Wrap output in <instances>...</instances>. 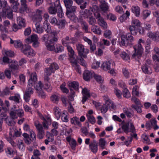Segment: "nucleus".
<instances>
[{
  "label": "nucleus",
  "mask_w": 159,
  "mask_h": 159,
  "mask_svg": "<svg viewBox=\"0 0 159 159\" xmlns=\"http://www.w3.org/2000/svg\"><path fill=\"white\" fill-rule=\"evenodd\" d=\"M54 114L55 115L57 119L58 120L61 115V110L57 107H55L54 108Z\"/></svg>",
  "instance_id": "nucleus-32"
},
{
  "label": "nucleus",
  "mask_w": 159,
  "mask_h": 159,
  "mask_svg": "<svg viewBox=\"0 0 159 159\" xmlns=\"http://www.w3.org/2000/svg\"><path fill=\"white\" fill-rule=\"evenodd\" d=\"M132 12L137 16H139L140 14V8L137 6H133L131 9Z\"/></svg>",
  "instance_id": "nucleus-25"
},
{
  "label": "nucleus",
  "mask_w": 159,
  "mask_h": 159,
  "mask_svg": "<svg viewBox=\"0 0 159 159\" xmlns=\"http://www.w3.org/2000/svg\"><path fill=\"white\" fill-rule=\"evenodd\" d=\"M53 65H55V66L54 68L55 69H59V67L57 64L56 63L53 62L51 65L49 67L45 69L46 70H45V72L47 75H50L52 73H54V72L53 69Z\"/></svg>",
  "instance_id": "nucleus-14"
},
{
  "label": "nucleus",
  "mask_w": 159,
  "mask_h": 159,
  "mask_svg": "<svg viewBox=\"0 0 159 159\" xmlns=\"http://www.w3.org/2000/svg\"><path fill=\"white\" fill-rule=\"evenodd\" d=\"M36 26V32L38 33L41 34L43 32V29L41 27L39 22H34Z\"/></svg>",
  "instance_id": "nucleus-37"
},
{
  "label": "nucleus",
  "mask_w": 159,
  "mask_h": 159,
  "mask_svg": "<svg viewBox=\"0 0 159 159\" xmlns=\"http://www.w3.org/2000/svg\"><path fill=\"white\" fill-rule=\"evenodd\" d=\"M21 51L25 55L28 57L35 55L33 50L31 49V46L29 45H25L21 49Z\"/></svg>",
  "instance_id": "nucleus-8"
},
{
  "label": "nucleus",
  "mask_w": 159,
  "mask_h": 159,
  "mask_svg": "<svg viewBox=\"0 0 159 159\" xmlns=\"http://www.w3.org/2000/svg\"><path fill=\"white\" fill-rule=\"evenodd\" d=\"M105 104L108 107V109H115L116 107V106L111 100H109L108 101L105 102Z\"/></svg>",
  "instance_id": "nucleus-33"
},
{
  "label": "nucleus",
  "mask_w": 159,
  "mask_h": 159,
  "mask_svg": "<svg viewBox=\"0 0 159 159\" xmlns=\"http://www.w3.org/2000/svg\"><path fill=\"white\" fill-rule=\"evenodd\" d=\"M44 26V28L46 29L48 33L51 34V36L52 37V38H53V37H56V31L54 30H52L51 26L48 24L46 23Z\"/></svg>",
  "instance_id": "nucleus-16"
},
{
  "label": "nucleus",
  "mask_w": 159,
  "mask_h": 159,
  "mask_svg": "<svg viewBox=\"0 0 159 159\" xmlns=\"http://www.w3.org/2000/svg\"><path fill=\"white\" fill-rule=\"evenodd\" d=\"M12 60L7 57L4 56L2 58L0 59V63L2 65H5L6 64H9L10 62H11Z\"/></svg>",
  "instance_id": "nucleus-29"
},
{
  "label": "nucleus",
  "mask_w": 159,
  "mask_h": 159,
  "mask_svg": "<svg viewBox=\"0 0 159 159\" xmlns=\"http://www.w3.org/2000/svg\"><path fill=\"white\" fill-rule=\"evenodd\" d=\"M51 39L49 38V36L48 34H44L42 38V41L45 42V43H48L49 41V40Z\"/></svg>",
  "instance_id": "nucleus-48"
},
{
  "label": "nucleus",
  "mask_w": 159,
  "mask_h": 159,
  "mask_svg": "<svg viewBox=\"0 0 159 159\" xmlns=\"http://www.w3.org/2000/svg\"><path fill=\"white\" fill-rule=\"evenodd\" d=\"M88 22L89 25L93 26L95 25L96 20L93 17L91 16L89 17Z\"/></svg>",
  "instance_id": "nucleus-58"
},
{
  "label": "nucleus",
  "mask_w": 159,
  "mask_h": 159,
  "mask_svg": "<svg viewBox=\"0 0 159 159\" xmlns=\"http://www.w3.org/2000/svg\"><path fill=\"white\" fill-rule=\"evenodd\" d=\"M91 29L95 34H101V30L97 25L92 26L91 27Z\"/></svg>",
  "instance_id": "nucleus-31"
},
{
  "label": "nucleus",
  "mask_w": 159,
  "mask_h": 159,
  "mask_svg": "<svg viewBox=\"0 0 159 159\" xmlns=\"http://www.w3.org/2000/svg\"><path fill=\"white\" fill-rule=\"evenodd\" d=\"M63 2L66 7L72 5L73 3L72 0H63Z\"/></svg>",
  "instance_id": "nucleus-53"
},
{
  "label": "nucleus",
  "mask_w": 159,
  "mask_h": 159,
  "mask_svg": "<svg viewBox=\"0 0 159 159\" xmlns=\"http://www.w3.org/2000/svg\"><path fill=\"white\" fill-rule=\"evenodd\" d=\"M18 148L20 150H23L25 149L24 144L23 142L21 141L19 142L18 144H17Z\"/></svg>",
  "instance_id": "nucleus-62"
},
{
  "label": "nucleus",
  "mask_w": 159,
  "mask_h": 159,
  "mask_svg": "<svg viewBox=\"0 0 159 159\" xmlns=\"http://www.w3.org/2000/svg\"><path fill=\"white\" fill-rule=\"evenodd\" d=\"M129 29L131 32V34L136 35L138 33L137 28L134 25H130Z\"/></svg>",
  "instance_id": "nucleus-34"
},
{
  "label": "nucleus",
  "mask_w": 159,
  "mask_h": 159,
  "mask_svg": "<svg viewBox=\"0 0 159 159\" xmlns=\"http://www.w3.org/2000/svg\"><path fill=\"white\" fill-rule=\"evenodd\" d=\"M20 98L19 95L17 94L14 96L10 97L9 98V99L11 100L14 101L15 102L19 103L20 102L19 99Z\"/></svg>",
  "instance_id": "nucleus-42"
},
{
  "label": "nucleus",
  "mask_w": 159,
  "mask_h": 159,
  "mask_svg": "<svg viewBox=\"0 0 159 159\" xmlns=\"http://www.w3.org/2000/svg\"><path fill=\"white\" fill-rule=\"evenodd\" d=\"M76 46L78 55L76 57L77 59L79 61L81 65L85 66L86 63L84 58L87 57V54L89 52V50L88 49H85L84 46L81 44H77Z\"/></svg>",
  "instance_id": "nucleus-1"
},
{
  "label": "nucleus",
  "mask_w": 159,
  "mask_h": 159,
  "mask_svg": "<svg viewBox=\"0 0 159 159\" xmlns=\"http://www.w3.org/2000/svg\"><path fill=\"white\" fill-rule=\"evenodd\" d=\"M76 63H74V62H71L72 63L73 66L75 67V70L79 74L81 73V70L79 68V66L77 65V61L80 63V61L79 60H78L77 59L76 60Z\"/></svg>",
  "instance_id": "nucleus-40"
},
{
  "label": "nucleus",
  "mask_w": 159,
  "mask_h": 159,
  "mask_svg": "<svg viewBox=\"0 0 159 159\" xmlns=\"http://www.w3.org/2000/svg\"><path fill=\"white\" fill-rule=\"evenodd\" d=\"M120 56L124 60L128 61L129 60L130 58L128 54L124 52H122Z\"/></svg>",
  "instance_id": "nucleus-43"
},
{
  "label": "nucleus",
  "mask_w": 159,
  "mask_h": 159,
  "mask_svg": "<svg viewBox=\"0 0 159 159\" xmlns=\"http://www.w3.org/2000/svg\"><path fill=\"white\" fill-rule=\"evenodd\" d=\"M123 95L124 97L126 98H128L130 97L131 95L129 90L127 88H125L123 89Z\"/></svg>",
  "instance_id": "nucleus-44"
},
{
  "label": "nucleus",
  "mask_w": 159,
  "mask_h": 159,
  "mask_svg": "<svg viewBox=\"0 0 159 159\" xmlns=\"http://www.w3.org/2000/svg\"><path fill=\"white\" fill-rule=\"evenodd\" d=\"M135 53L132 55V57L136 59L139 58L143 53V48L141 44L138 43L137 45L134 46Z\"/></svg>",
  "instance_id": "nucleus-3"
},
{
  "label": "nucleus",
  "mask_w": 159,
  "mask_h": 159,
  "mask_svg": "<svg viewBox=\"0 0 159 159\" xmlns=\"http://www.w3.org/2000/svg\"><path fill=\"white\" fill-rule=\"evenodd\" d=\"M9 68L11 69V72L12 73H14V72H17V70L18 69L19 66L16 61H13L12 60L11 62L9 64Z\"/></svg>",
  "instance_id": "nucleus-17"
},
{
  "label": "nucleus",
  "mask_w": 159,
  "mask_h": 159,
  "mask_svg": "<svg viewBox=\"0 0 159 159\" xmlns=\"http://www.w3.org/2000/svg\"><path fill=\"white\" fill-rule=\"evenodd\" d=\"M44 132L43 130L38 131V137L40 139H42L44 136Z\"/></svg>",
  "instance_id": "nucleus-61"
},
{
  "label": "nucleus",
  "mask_w": 159,
  "mask_h": 159,
  "mask_svg": "<svg viewBox=\"0 0 159 159\" xmlns=\"http://www.w3.org/2000/svg\"><path fill=\"white\" fill-rule=\"evenodd\" d=\"M106 141L104 139L101 138L99 140V145L101 148L102 149L105 148Z\"/></svg>",
  "instance_id": "nucleus-38"
},
{
  "label": "nucleus",
  "mask_w": 159,
  "mask_h": 159,
  "mask_svg": "<svg viewBox=\"0 0 159 159\" xmlns=\"http://www.w3.org/2000/svg\"><path fill=\"white\" fill-rule=\"evenodd\" d=\"M71 123L72 124L77 125L80 127L81 126V124L79 121V118L76 117H74L71 119Z\"/></svg>",
  "instance_id": "nucleus-39"
},
{
  "label": "nucleus",
  "mask_w": 159,
  "mask_h": 159,
  "mask_svg": "<svg viewBox=\"0 0 159 159\" xmlns=\"http://www.w3.org/2000/svg\"><path fill=\"white\" fill-rule=\"evenodd\" d=\"M68 86L70 88H73L75 90H78L79 88V84L78 82L76 81H73L70 82L68 84Z\"/></svg>",
  "instance_id": "nucleus-28"
},
{
  "label": "nucleus",
  "mask_w": 159,
  "mask_h": 159,
  "mask_svg": "<svg viewBox=\"0 0 159 159\" xmlns=\"http://www.w3.org/2000/svg\"><path fill=\"white\" fill-rule=\"evenodd\" d=\"M39 38L37 35L33 34L30 36V37L25 39V42L28 44L33 42V46L36 48L39 46V43L38 42Z\"/></svg>",
  "instance_id": "nucleus-5"
},
{
  "label": "nucleus",
  "mask_w": 159,
  "mask_h": 159,
  "mask_svg": "<svg viewBox=\"0 0 159 159\" xmlns=\"http://www.w3.org/2000/svg\"><path fill=\"white\" fill-rule=\"evenodd\" d=\"M148 37L152 40L157 42L159 41V32L157 31L156 32H149L148 34Z\"/></svg>",
  "instance_id": "nucleus-15"
},
{
  "label": "nucleus",
  "mask_w": 159,
  "mask_h": 159,
  "mask_svg": "<svg viewBox=\"0 0 159 159\" xmlns=\"http://www.w3.org/2000/svg\"><path fill=\"white\" fill-rule=\"evenodd\" d=\"M100 7L101 10L104 12L107 11L109 8L107 3L106 1L104 2L100 3Z\"/></svg>",
  "instance_id": "nucleus-30"
},
{
  "label": "nucleus",
  "mask_w": 159,
  "mask_h": 159,
  "mask_svg": "<svg viewBox=\"0 0 159 159\" xmlns=\"http://www.w3.org/2000/svg\"><path fill=\"white\" fill-rule=\"evenodd\" d=\"M121 39V41L120 43V46H131L134 44V38L130 34H128L126 35H122Z\"/></svg>",
  "instance_id": "nucleus-2"
},
{
  "label": "nucleus",
  "mask_w": 159,
  "mask_h": 159,
  "mask_svg": "<svg viewBox=\"0 0 159 159\" xmlns=\"http://www.w3.org/2000/svg\"><path fill=\"white\" fill-rule=\"evenodd\" d=\"M111 61H106L104 62L102 64L101 67L105 71H107L111 69Z\"/></svg>",
  "instance_id": "nucleus-21"
},
{
  "label": "nucleus",
  "mask_w": 159,
  "mask_h": 159,
  "mask_svg": "<svg viewBox=\"0 0 159 159\" xmlns=\"http://www.w3.org/2000/svg\"><path fill=\"white\" fill-rule=\"evenodd\" d=\"M68 52L70 53L69 57L70 58V61L71 62H74L76 63V60L77 58H75L74 57V51L73 49L70 46H67L66 47Z\"/></svg>",
  "instance_id": "nucleus-12"
},
{
  "label": "nucleus",
  "mask_w": 159,
  "mask_h": 159,
  "mask_svg": "<svg viewBox=\"0 0 159 159\" xmlns=\"http://www.w3.org/2000/svg\"><path fill=\"white\" fill-rule=\"evenodd\" d=\"M16 115L17 116L21 117L24 116V111L22 109L16 110Z\"/></svg>",
  "instance_id": "nucleus-57"
},
{
  "label": "nucleus",
  "mask_w": 159,
  "mask_h": 159,
  "mask_svg": "<svg viewBox=\"0 0 159 159\" xmlns=\"http://www.w3.org/2000/svg\"><path fill=\"white\" fill-rule=\"evenodd\" d=\"M57 39L56 37H53V38H52L51 39L49 40L48 43H45L48 50L50 51L54 50L56 47V43H55L57 42Z\"/></svg>",
  "instance_id": "nucleus-6"
},
{
  "label": "nucleus",
  "mask_w": 159,
  "mask_h": 159,
  "mask_svg": "<svg viewBox=\"0 0 159 159\" xmlns=\"http://www.w3.org/2000/svg\"><path fill=\"white\" fill-rule=\"evenodd\" d=\"M9 2L13 11L15 12L17 11L20 5L18 0H9Z\"/></svg>",
  "instance_id": "nucleus-13"
},
{
  "label": "nucleus",
  "mask_w": 159,
  "mask_h": 159,
  "mask_svg": "<svg viewBox=\"0 0 159 159\" xmlns=\"http://www.w3.org/2000/svg\"><path fill=\"white\" fill-rule=\"evenodd\" d=\"M141 68L143 72L145 74H151L152 73V70L150 66L147 64H143Z\"/></svg>",
  "instance_id": "nucleus-22"
},
{
  "label": "nucleus",
  "mask_w": 159,
  "mask_h": 159,
  "mask_svg": "<svg viewBox=\"0 0 159 159\" xmlns=\"http://www.w3.org/2000/svg\"><path fill=\"white\" fill-rule=\"evenodd\" d=\"M93 73L88 70H85L83 74L84 79L86 81H89L92 78Z\"/></svg>",
  "instance_id": "nucleus-20"
},
{
  "label": "nucleus",
  "mask_w": 159,
  "mask_h": 159,
  "mask_svg": "<svg viewBox=\"0 0 159 159\" xmlns=\"http://www.w3.org/2000/svg\"><path fill=\"white\" fill-rule=\"evenodd\" d=\"M141 24L140 21L138 20H133L132 21V25L138 28L141 26Z\"/></svg>",
  "instance_id": "nucleus-45"
},
{
  "label": "nucleus",
  "mask_w": 159,
  "mask_h": 159,
  "mask_svg": "<svg viewBox=\"0 0 159 159\" xmlns=\"http://www.w3.org/2000/svg\"><path fill=\"white\" fill-rule=\"evenodd\" d=\"M55 46V49L54 50L55 52L57 53L61 52L63 50V47L61 45H57L56 44Z\"/></svg>",
  "instance_id": "nucleus-47"
},
{
  "label": "nucleus",
  "mask_w": 159,
  "mask_h": 159,
  "mask_svg": "<svg viewBox=\"0 0 159 159\" xmlns=\"http://www.w3.org/2000/svg\"><path fill=\"white\" fill-rule=\"evenodd\" d=\"M33 93V91L32 88L30 87H27L24 95V99L26 102L29 101L30 96Z\"/></svg>",
  "instance_id": "nucleus-11"
},
{
  "label": "nucleus",
  "mask_w": 159,
  "mask_h": 159,
  "mask_svg": "<svg viewBox=\"0 0 159 159\" xmlns=\"http://www.w3.org/2000/svg\"><path fill=\"white\" fill-rule=\"evenodd\" d=\"M43 121L42 122V124L44 128L45 129H48V125H50L51 124V119L48 117L47 119L43 118Z\"/></svg>",
  "instance_id": "nucleus-26"
},
{
  "label": "nucleus",
  "mask_w": 159,
  "mask_h": 159,
  "mask_svg": "<svg viewBox=\"0 0 159 159\" xmlns=\"http://www.w3.org/2000/svg\"><path fill=\"white\" fill-rule=\"evenodd\" d=\"M142 138L143 139L144 141L143 142L149 144L150 139L148 135L146 134H143L142 136Z\"/></svg>",
  "instance_id": "nucleus-54"
},
{
  "label": "nucleus",
  "mask_w": 159,
  "mask_h": 159,
  "mask_svg": "<svg viewBox=\"0 0 159 159\" xmlns=\"http://www.w3.org/2000/svg\"><path fill=\"white\" fill-rule=\"evenodd\" d=\"M17 22L19 27H25V20L22 16H19L17 18Z\"/></svg>",
  "instance_id": "nucleus-23"
},
{
  "label": "nucleus",
  "mask_w": 159,
  "mask_h": 159,
  "mask_svg": "<svg viewBox=\"0 0 159 159\" xmlns=\"http://www.w3.org/2000/svg\"><path fill=\"white\" fill-rule=\"evenodd\" d=\"M51 100L54 103H57L59 99L58 96L57 94H53L50 97Z\"/></svg>",
  "instance_id": "nucleus-36"
},
{
  "label": "nucleus",
  "mask_w": 159,
  "mask_h": 159,
  "mask_svg": "<svg viewBox=\"0 0 159 159\" xmlns=\"http://www.w3.org/2000/svg\"><path fill=\"white\" fill-rule=\"evenodd\" d=\"M7 2L5 0L4 1H1L0 0V9L2 8L3 9L4 8H5V7H6L7 6Z\"/></svg>",
  "instance_id": "nucleus-59"
},
{
  "label": "nucleus",
  "mask_w": 159,
  "mask_h": 159,
  "mask_svg": "<svg viewBox=\"0 0 159 159\" xmlns=\"http://www.w3.org/2000/svg\"><path fill=\"white\" fill-rule=\"evenodd\" d=\"M98 144L95 140H93V142H91L89 145V148L91 151L94 153H96L98 150Z\"/></svg>",
  "instance_id": "nucleus-19"
},
{
  "label": "nucleus",
  "mask_w": 159,
  "mask_h": 159,
  "mask_svg": "<svg viewBox=\"0 0 159 159\" xmlns=\"http://www.w3.org/2000/svg\"><path fill=\"white\" fill-rule=\"evenodd\" d=\"M60 88L63 92L65 93H68V90L65 87V85L63 84L61 85Z\"/></svg>",
  "instance_id": "nucleus-64"
},
{
  "label": "nucleus",
  "mask_w": 159,
  "mask_h": 159,
  "mask_svg": "<svg viewBox=\"0 0 159 159\" xmlns=\"http://www.w3.org/2000/svg\"><path fill=\"white\" fill-rule=\"evenodd\" d=\"M151 125L154 127V130L157 129L159 128V126L157 125V121L154 118H152L150 121Z\"/></svg>",
  "instance_id": "nucleus-41"
},
{
  "label": "nucleus",
  "mask_w": 159,
  "mask_h": 159,
  "mask_svg": "<svg viewBox=\"0 0 159 159\" xmlns=\"http://www.w3.org/2000/svg\"><path fill=\"white\" fill-rule=\"evenodd\" d=\"M89 121L92 124H94L95 122V118L93 116L91 115H87Z\"/></svg>",
  "instance_id": "nucleus-49"
},
{
  "label": "nucleus",
  "mask_w": 159,
  "mask_h": 159,
  "mask_svg": "<svg viewBox=\"0 0 159 159\" xmlns=\"http://www.w3.org/2000/svg\"><path fill=\"white\" fill-rule=\"evenodd\" d=\"M43 85L41 81H39L38 84L34 87L35 89L38 91H41Z\"/></svg>",
  "instance_id": "nucleus-51"
},
{
  "label": "nucleus",
  "mask_w": 159,
  "mask_h": 159,
  "mask_svg": "<svg viewBox=\"0 0 159 159\" xmlns=\"http://www.w3.org/2000/svg\"><path fill=\"white\" fill-rule=\"evenodd\" d=\"M13 10L9 6L5 7L2 9V15L3 17H7L8 18L11 19L13 18Z\"/></svg>",
  "instance_id": "nucleus-7"
},
{
  "label": "nucleus",
  "mask_w": 159,
  "mask_h": 159,
  "mask_svg": "<svg viewBox=\"0 0 159 159\" xmlns=\"http://www.w3.org/2000/svg\"><path fill=\"white\" fill-rule=\"evenodd\" d=\"M2 53L4 56L6 57H12L14 56V52L11 50L7 51L6 49L2 50Z\"/></svg>",
  "instance_id": "nucleus-35"
},
{
  "label": "nucleus",
  "mask_w": 159,
  "mask_h": 159,
  "mask_svg": "<svg viewBox=\"0 0 159 159\" xmlns=\"http://www.w3.org/2000/svg\"><path fill=\"white\" fill-rule=\"evenodd\" d=\"M65 111H63L61 114V119L62 120L65 122H67L68 121L67 116L65 113Z\"/></svg>",
  "instance_id": "nucleus-60"
},
{
  "label": "nucleus",
  "mask_w": 159,
  "mask_h": 159,
  "mask_svg": "<svg viewBox=\"0 0 159 159\" xmlns=\"http://www.w3.org/2000/svg\"><path fill=\"white\" fill-rule=\"evenodd\" d=\"M129 122L125 123L122 125L121 128L123 131L126 134H127L129 132Z\"/></svg>",
  "instance_id": "nucleus-27"
},
{
  "label": "nucleus",
  "mask_w": 159,
  "mask_h": 159,
  "mask_svg": "<svg viewBox=\"0 0 159 159\" xmlns=\"http://www.w3.org/2000/svg\"><path fill=\"white\" fill-rule=\"evenodd\" d=\"M111 35V33L109 30H107L104 31V35L106 38L109 39L111 37L110 36Z\"/></svg>",
  "instance_id": "nucleus-56"
},
{
  "label": "nucleus",
  "mask_w": 159,
  "mask_h": 159,
  "mask_svg": "<svg viewBox=\"0 0 159 159\" xmlns=\"http://www.w3.org/2000/svg\"><path fill=\"white\" fill-rule=\"evenodd\" d=\"M77 7L71 5V6H69L68 7H66V15L68 17L71 16L72 14L76 11Z\"/></svg>",
  "instance_id": "nucleus-18"
},
{
  "label": "nucleus",
  "mask_w": 159,
  "mask_h": 159,
  "mask_svg": "<svg viewBox=\"0 0 159 159\" xmlns=\"http://www.w3.org/2000/svg\"><path fill=\"white\" fill-rule=\"evenodd\" d=\"M56 2L57 3V5H55V7H53L52 5L50 6L48 8V12L52 14H55L57 12V10L55 7H58V13L61 14V17H62L63 13L62 12V8L60 5V3L59 1H56Z\"/></svg>",
  "instance_id": "nucleus-4"
},
{
  "label": "nucleus",
  "mask_w": 159,
  "mask_h": 159,
  "mask_svg": "<svg viewBox=\"0 0 159 159\" xmlns=\"http://www.w3.org/2000/svg\"><path fill=\"white\" fill-rule=\"evenodd\" d=\"M34 124L38 131L43 130L42 125L39 121H35Z\"/></svg>",
  "instance_id": "nucleus-46"
},
{
  "label": "nucleus",
  "mask_w": 159,
  "mask_h": 159,
  "mask_svg": "<svg viewBox=\"0 0 159 159\" xmlns=\"http://www.w3.org/2000/svg\"><path fill=\"white\" fill-rule=\"evenodd\" d=\"M30 136L31 138L29 137L26 139H23L25 143L28 145L30 144L32 142H35L36 140V135L33 131H30Z\"/></svg>",
  "instance_id": "nucleus-10"
},
{
  "label": "nucleus",
  "mask_w": 159,
  "mask_h": 159,
  "mask_svg": "<svg viewBox=\"0 0 159 159\" xmlns=\"http://www.w3.org/2000/svg\"><path fill=\"white\" fill-rule=\"evenodd\" d=\"M70 90L71 91V93L70 95L68 96V98L70 101H72L74 100V97L75 95V93L72 88H70Z\"/></svg>",
  "instance_id": "nucleus-55"
},
{
  "label": "nucleus",
  "mask_w": 159,
  "mask_h": 159,
  "mask_svg": "<svg viewBox=\"0 0 159 159\" xmlns=\"http://www.w3.org/2000/svg\"><path fill=\"white\" fill-rule=\"evenodd\" d=\"M98 24L102 27L103 29H106L107 28V24L103 18H100L99 19H98Z\"/></svg>",
  "instance_id": "nucleus-24"
},
{
  "label": "nucleus",
  "mask_w": 159,
  "mask_h": 159,
  "mask_svg": "<svg viewBox=\"0 0 159 159\" xmlns=\"http://www.w3.org/2000/svg\"><path fill=\"white\" fill-rule=\"evenodd\" d=\"M44 10L37 9L35 14L32 17V20L34 22H40L42 20V15L43 13Z\"/></svg>",
  "instance_id": "nucleus-9"
},
{
  "label": "nucleus",
  "mask_w": 159,
  "mask_h": 159,
  "mask_svg": "<svg viewBox=\"0 0 159 159\" xmlns=\"http://www.w3.org/2000/svg\"><path fill=\"white\" fill-rule=\"evenodd\" d=\"M28 74L30 75V79L33 80H37V75L35 72L31 73L30 72H28Z\"/></svg>",
  "instance_id": "nucleus-50"
},
{
  "label": "nucleus",
  "mask_w": 159,
  "mask_h": 159,
  "mask_svg": "<svg viewBox=\"0 0 159 159\" xmlns=\"http://www.w3.org/2000/svg\"><path fill=\"white\" fill-rule=\"evenodd\" d=\"M43 87L48 92H50L52 89V87L50 86V84L48 82L46 83L44 85H43Z\"/></svg>",
  "instance_id": "nucleus-52"
},
{
  "label": "nucleus",
  "mask_w": 159,
  "mask_h": 159,
  "mask_svg": "<svg viewBox=\"0 0 159 159\" xmlns=\"http://www.w3.org/2000/svg\"><path fill=\"white\" fill-rule=\"evenodd\" d=\"M81 25L83 30H85V31L86 32H88V27L86 22L85 21L83 23H82L81 24Z\"/></svg>",
  "instance_id": "nucleus-63"
}]
</instances>
